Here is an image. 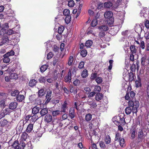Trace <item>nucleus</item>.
Returning a JSON list of instances; mask_svg holds the SVG:
<instances>
[{
	"instance_id": "f257e3e1",
	"label": "nucleus",
	"mask_w": 149,
	"mask_h": 149,
	"mask_svg": "<svg viewBox=\"0 0 149 149\" xmlns=\"http://www.w3.org/2000/svg\"><path fill=\"white\" fill-rule=\"evenodd\" d=\"M128 104V106L132 108L134 112L136 113L138 112V109L139 106V103L138 100H136V98H133L129 100Z\"/></svg>"
},
{
	"instance_id": "f03ea898",
	"label": "nucleus",
	"mask_w": 149,
	"mask_h": 149,
	"mask_svg": "<svg viewBox=\"0 0 149 149\" xmlns=\"http://www.w3.org/2000/svg\"><path fill=\"white\" fill-rule=\"evenodd\" d=\"M146 134H144L142 129H139L138 132L137 139L139 142H141L146 136Z\"/></svg>"
},
{
	"instance_id": "7ed1b4c3",
	"label": "nucleus",
	"mask_w": 149,
	"mask_h": 149,
	"mask_svg": "<svg viewBox=\"0 0 149 149\" xmlns=\"http://www.w3.org/2000/svg\"><path fill=\"white\" fill-rule=\"evenodd\" d=\"M135 93L133 91H131L130 93V96L129 95V93H127L125 97V99L127 100H130L132 99L136 98L135 97Z\"/></svg>"
},
{
	"instance_id": "20e7f679",
	"label": "nucleus",
	"mask_w": 149,
	"mask_h": 149,
	"mask_svg": "<svg viewBox=\"0 0 149 149\" xmlns=\"http://www.w3.org/2000/svg\"><path fill=\"white\" fill-rule=\"evenodd\" d=\"M72 74L71 70L69 69L67 74L65 76L64 78V81L66 83H70L71 80Z\"/></svg>"
},
{
	"instance_id": "39448f33",
	"label": "nucleus",
	"mask_w": 149,
	"mask_h": 149,
	"mask_svg": "<svg viewBox=\"0 0 149 149\" xmlns=\"http://www.w3.org/2000/svg\"><path fill=\"white\" fill-rule=\"evenodd\" d=\"M52 93V91L49 90L47 91V94L46 95L45 97L46 99L45 101V104H47L50 101L51 99V95Z\"/></svg>"
},
{
	"instance_id": "423d86ee",
	"label": "nucleus",
	"mask_w": 149,
	"mask_h": 149,
	"mask_svg": "<svg viewBox=\"0 0 149 149\" xmlns=\"http://www.w3.org/2000/svg\"><path fill=\"white\" fill-rule=\"evenodd\" d=\"M68 104L67 101L65 100L64 102V103L61 105V111H60L61 112H63L64 113H66V110H67L68 108Z\"/></svg>"
},
{
	"instance_id": "0eeeda50",
	"label": "nucleus",
	"mask_w": 149,
	"mask_h": 149,
	"mask_svg": "<svg viewBox=\"0 0 149 149\" xmlns=\"http://www.w3.org/2000/svg\"><path fill=\"white\" fill-rule=\"evenodd\" d=\"M9 40L7 36H5L2 37L1 39V41L0 42V46L3 45L8 44L9 42Z\"/></svg>"
},
{
	"instance_id": "6e6552de",
	"label": "nucleus",
	"mask_w": 149,
	"mask_h": 149,
	"mask_svg": "<svg viewBox=\"0 0 149 149\" xmlns=\"http://www.w3.org/2000/svg\"><path fill=\"white\" fill-rule=\"evenodd\" d=\"M131 107H130L128 106L125 108V113L128 115L130 114L132 112L133 114L135 113L137 115V113L134 112L132 108L131 109Z\"/></svg>"
},
{
	"instance_id": "1a4fd4ad",
	"label": "nucleus",
	"mask_w": 149,
	"mask_h": 149,
	"mask_svg": "<svg viewBox=\"0 0 149 149\" xmlns=\"http://www.w3.org/2000/svg\"><path fill=\"white\" fill-rule=\"evenodd\" d=\"M69 116L71 119H72L75 117V114L74 107L70 108L69 111Z\"/></svg>"
},
{
	"instance_id": "9d476101",
	"label": "nucleus",
	"mask_w": 149,
	"mask_h": 149,
	"mask_svg": "<svg viewBox=\"0 0 149 149\" xmlns=\"http://www.w3.org/2000/svg\"><path fill=\"white\" fill-rule=\"evenodd\" d=\"M38 93V97H41L44 96L46 93V91L45 90V88H42L39 90Z\"/></svg>"
},
{
	"instance_id": "9b49d317",
	"label": "nucleus",
	"mask_w": 149,
	"mask_h": 149,
	"mask_svg": "<svg viewBox=\"0 0 149 149\" xmlns=\"http://www.w3.org/2000/svg\"><path fill=\"white\" fill-rule=\"evenodd\" d=\"M145 62H146L147 65H149V56L147 58L144 57H143L141 58V64L142 66H143L145 65Z\"/></svg>"
},
{
	"instance_id": "f8f14e48",
	"label": "nucleus",
	"mask_w": 149,
	"mask_h": 149,
	"mask_svg": "<svg viewBox=\"0 0 149 149\" xmlns=\"http://www.w3.org/2000/svg\"><path fill=\"white\" fill-rule=\"evenodd\" d=\"M8 121L6 119L3 118L0 121V125L2 127H6L8 125Z\"/></svg>"
},
{
	"instance_id": "ddd939ff",
	"label": "nucleus",
	"mask_w": 149,
	"mask_h": 149,
	"mask_svg": "<svg viewBox=\"0 0 149 149\" xmlns=\"http://www.w3.org/2000/svg\"><path fill=\"white\" fill-rule=\"evenodd\" d=\"M18 103L16 102H11L9 104V108L12 110H13L16 108Z\"/></svg>"
},
{
	"instance_id": "4468645a",
	"label": "nucleus",
	"mask_w": 149,
	"mask_h": 149,
	"mask_svg": "<svg viewBox=\"0 0 149 149\" xmlns=\"http://www.w3.org/2000/svg\"><path fill=\"white\" fill-rule=\"evenodd\" d=\"M20 146L21 147L22 146V142L20 143L19 144V141L17 140L15 141L13 143H12L11 146H13L15 149L18 148L19 146Z\"/></svg>"
},
{
	"instance_id": "2eb2a0df",
	"label": "nucleus",
	"mask_w": 149,
	"mask_h": 149,
	"mask_svg": "<svg viewBox=\"0 0 149 149\" xmlns=\"http://www.w3.org/2000/svg\"><path fill=\"white\" fill-rule=\"evenodd\" d=\"M99 124V122L97 118H93L90 122L91 126L93 127L97 126Z\"/></svg>"
},
{
	"instance_id": "dca6fc26",
	"label": "nucleus",
	"mask_w": 149,
	"mask_h": 149,
	"mask_svg": "<svg viewBox=\"0 0 149 149\" xmlns=\"http://www.w3.org/2000/svg\"><path fill=\"white\" fill-rule=\"evenodd\" d=\"M119 30L120 29L118 26H115L113 28L111 29V31L113 32V35H114L117 33Z\"/></svg>"
},
{
	"instance_id": "f3484780",
	"label": "nucleus",
	"mask_w": 149,
	"mask_h": 149,
	"mask_svg": "<svg viewBox=\"0 0 149 149\" xmlns=\"http://www.w3.org/2000/svg\"><path fill=\"white\" fill-rule=\"evenodd\" d=\"M37 81L35 79H31L29 82V86L31 87H33L36 86Z\"/></svg>"
},
{
	"instance_id": "a211bd4d",
	"label": "nucleus",
	"mask_w": 149,
	"mask_h": 149,
	"mask_svg": "<svg viewBox=\"0 0 149 149\" xmlns=\"http://www.w3.org/2000/svg\"><path fill=\"white\" fill-rule=\"evenodd\" d=\"M113 13L111 11L106 12L104 13V17L105 18H108L113 17Z\"/></svg>"
},
{
	"instance_id": "6ab92c4d",
	"label": "nucleus",
	"mask_w": 149,
	"mask_h": 149,
	"mask_svg": "<svg viewBox=\"0 0 149 149\" xmlns=\"http://www.w3.org/2000/svg\"><path fill=\"white\" fill-rule=\"evenodd\" d=\"M52 116L49 114H47L45 117V121L47 123L51 122L52 120Z\"/></svg>"
},
{
	"instance_id": "aec40b11",
	"label": "nucleus",
	"mask_w": 149,
	"mask_h": 149,
	"mask_svg": "<svg viewBox=\"0 0 149 149\" xmlns=\"http://www.w3.org/2000/svg\"><path fill=\"white\" fill-rule=\"evenodd\" d=\"M88 75V71L86 69L84 70L81 72V76L83 78L87 77Z\"/></svg>"
},
{
	"instance_id": "412c9836",
	"label": "nucleus",
	"mask_w": 149,
	"mask_h": 149,
	"mask_svg": "<svg viewBox=\"0 0 149 149\" xmlns=\"http://www.w3.org/2000/svg\"><path fill=\"white\" fill-rule=\"evenodd\" d=\"M98 29L101 31H108L109 28L107 26L105 25H102L98 27Z\"/></svg>"
},
{
	"instance_id": "4be33fe9",
	"label": "nucleus",
	"mask_w": 149,
	"mask_h": 149,
	"mask_svg": "<svg viewBox=\"0 0 149 149\" xmlns=\"http://www.w3.org/2000/svg\"><path fill=\"white\" fill-rule=\"evenodd\" d=\"M3 62L5 63H9L10 61V59L6 54H5L3 56Z\"/></svg>"
},
{
	"instance_id": "5701e85b",
	"label": "nucleus",
	"mask_w": 149,
	"mask_h": 149,
	"mask_svg": "<svg viewBox=\"0 0 149 149\" xmlns=\"http://www.w3.org/2000/svg\"><path fill=\"white\" fill-rule=\"evenodd\" d=\"M24 99V96L23 95H18L16 98L17 101L20 102H22Z\"/></svg>"
},
{
	"instance_id": "b1692460",
	"label": "nucleus",
	"mask_w": 149,
	"mask_h": 149,
	"mask_svg": "<svg viewBox=\"0 0 149 149\" xmlns=\"http://www.w3.org/2000/svg\"><path fill=\"white\" fill-rule=\"evenodd\" d=\"M52 113V116H56L61 114V111L58 110H52L51 111Z\"/></svg>"
},
{
	"instance_id": "393cba45",
	"label": "nucleus",
	"mask_w": 149,
	"mask_h": 149,
	"mask_svg": "<svg viewBox=\"0 0 149 149\" xmlns=\"http://www.w3.org/2000/svg\"><path fill=\"white\" fill-rule=\"evenodd\" d=\"M9 77L11 79L16 80L18 78V75L15 73H11L10 74Z\"/></svg>"
},
{
	"instance_id": "a878e982",
	"label": "nucleus",
	"mask_w": 149,
	"mask_h": 149,
	"mask_svg": "<svg viewBox=\"0 0 149 149\" xmlns=\"http://www.w3.org/2000/svg\"><path fill=\"white\" fill-rule=\"evenodd\" d=\"M103 97V95L102 93H99L96 94L95 98L96 100L99 101L101 100Z\"/></svg>"
},
{
	"instance_id": "bb28decb",
	"label": "nucleus",
	"mask_w": 149,
	"mask_h": 149,
	"mask_svg": "<svg viewBox=\"0 0 149 149\" xmlns=\"http://www.w3.org/2000/svg\"><path fill=\"white\" fill-rule=\"evenodd\" d=\"M137 78L138 80H137L135 81V84L136 85V87L138 88L141 86V79L139 76H138Z\"/></svg>"
},
{
	"instance_id": "cd10ccee",
	"label": "nucleus",
	"mask_w": 149,
	"mask_h": 149,
	"mask_svg": "<svg viewBox=\"0 0 149 149\" xmlns=\"http://www.w3.org/2000/svg\"><path fill=\"white\" fill-rule=\"evenodd\" d=\"M40 111V108L37 106L34 107L32 109V113L33 114H36L38 113Z\"/></svg>"
},
{
	"instance_id": "c85d7f7f",
	"label": "nucleus",
	"mask_w": 149,
	"mask_h": 149,
	"mask_svg": "<svg viewBox=\"0 0 149 149\" xmlns=\"http://www.w3.org/2000/svg\"><path fill=\"white\" fill-rule=\"evenodd\" d=\"M33 125L32 124H30L27 126L26 129V132L28 133H30L32 130Z\"/></svg>"
},
{
	"instance_id": "c756f323",
	"label": "nucleus",
	"mask_w": 149,
	"mask_h": 149,
	"mask_svg": "<svg viewBox=\"0 0 149 149\" xmlns=\"http://www.w3.org/2000/svg\"><path fill=\"white\" fill-rule=\"evenodd\" d=\"M48 113V109L46 108L42 109L40 112L41 116H42L47 114Z\"/></svg>"
},
{
	"instance_id": "7c9ffc66",
	"label": "nucleus",
	"mask_w": 149,
	"mask_h": 149,
	"mask_svg": "<svg viewBox=\"0 0 149 149\" xmlns=\"http://www.w3.org/2000/svg\"><path fill=\"white\" fill-rule=\"evenodd\" d=\"M113 119V122L116 125H118L119 124V121L120 119V116L116 117H114Z\"/></svg>"
},
{
	"instance_id": "2f4dec72",
	"label": "nucleus",
	"mask_w": 149,
	"mask_h": 149,
	"mask_svg": "<svg viewBox=\"0 0 149 149\" xmlns=\"http://www.w3.org/2000/svg\"><path fill=\"white\" fill-rule=\"evenodd\" d=\"M48 65L47 64H45L42 65L40 68V71L42 73L44 72L47 68Z\"/></svg>"
},
{
	"instance_id": "473e14b6",
	"label": "nucleus",
	"mask_w": 149,
	"mask_h": 149,
	"mask_svg": "<svg viewBox=\"0 0 149 149\" xmlns=\"http://www.w3.org/2000/svg\"><path fill=\"white\" fill-rule=\"evenodd\" d=\"M105 142L106 144H109L111 142V138L109 135H107L105 137Z\"/></svg>"
},
{
	"instance_id": "72a5a7b5",
	"label": "nucleus",
	"mask_w": 149,
	"mask_h": 149,
	"mask_svg": "<svg viewBox=\"0 0 149 149\" xmlns=\"http://www.w3.org/2000/svg\"><path fill=\"white\" fill-rule=\"evenodd\" d=\"M119 141L120 145L121 147L122 148L125 147V141L124 139L123 138H122Z\"/></svg>"
},
{
	"instance_id": "f704fd0d",
	"label": "nucleus",
	"mask_w": 149,
	"mask_h": 149,
	"mask_svg": "<svg viewBox=\"0 0 149 149\" xmlns=\"http://www.w3.org/2000/svg\"><path fill=\"white\" fill-rule=\"evenodd\" d=\"M130 49L132 54L136 53L137 49L134 45H131L130 47Z\"/></svg>"
},
{
	"instance_id": "c9c22d12",
	"label": "nucleus",
	"mask_w": 149,
	"mask_h": 149,
	"mask_svg": "<svg viewBox=\"0 0 149 149\" xmlns=\"http://www.w3.org/2000/svg\"><path fill=\"white\" fill-rule=\"evenodd\" d=\"M71 20V16L69 15H67L65 17V23L67 24H68L70 23Z\"/></svg>"
},
{
	"instance_id": "e433bc0d",
	"label": "nucleus",
	"mask_w": 149,
	"mask_h": 149,
	"mask_svg": "<svg viewBox=\"0 0 149 149\" xmlns=\"http://www.w3.org/2000/svg\"><path fill=\"white\" fill-rule=\"evenodd\" d=\"M101 90V87L99 86H96L94 89V91L95 92L96 94L99 93Z\"/></svg>"
},
{
	"instance_id": "4c0bfd02",
	"label": "nucleus",
	"mask_w": 149,
	"mask_h": 149,
	"mask_svg": "<svg viewBox=\"0 0 149 149\" xmlns=\"http://www.w3.org/2000/svg\"><path fill=\"white\" fill-rule=\"evenodd\" d=\"M93 44V42L91 40H88L86 41L85 45L87 47H90Z\"/></svg>"
},
{
	"instance_id": "58836bf2",
	"label": "nucleus",
	"mask_w": 149,
	"mask_h": 149,
	"mask_svg": "<svg viewBox=\"0 0 149 149\" xmlns=\"http://www.w3.org/2000/svg\"><path fill=\"white\" fill-rule=\"evenodd\" d=\"M28 136V135L27 133L25 132H24L22 133V134L21 136V138L22 140L25 141H26Z\"/></svg>"
},
{
	"instance_id": "ea45409f",
	"label": "nucleus",
	"mask_w": 149,
	"mask_h": 149,
	"mask_svg": "<svg viewBox=\"0 0 149 149\" xmlns=\"http://www.w3.org/2000/svg\"><path fill=\"white\" fill-rule=\"evenodd\" d=\"M92 118V115L90 113H88L86 115L85 120L87 121H90L91 119Z\"/></svg>"
},
{
	"instance_id": "a19ab883",
	"label": "nucleus",
	"mask_w": 149,
	"mask_h": 149,
	"mask_svg": "<svg viewBox=\"0 0 149 149\" xmlns=\"http://www.w3.org/2000/svg\"><path fill=\"white\" fill-rule=\"evenodd\" d=\"M134 79V75L133 73L130 72L129 73V80L130 81H132Z\"/></svg>"
},
{
	"instance_id": "79ce46f5",
	"label": "nucleus",
	"mask_w": 149,
	"mask_h": 149,
	"mask_svg": "<svg viewBox=\"0 0 149 149\" xmlns=\"http://www.w3.org/2000/svg\"><path fill=\"white\" fill-rule=\"evenodd\" d=\"M65 29L64 26H59L58 29V33L60 34H62Z\"/></svg>"
},
{
	"instance_id": "37998d69",
	"label": "nucleus",
	"mask_w": 149,
	"mask_h": 149,
	"mask_svg": "<svg viewBox=\"0 0 149 149\" xmlns=\"http://www.w3.org/2000/svg\"><path fill=\"white\" fill-rule=\"evenodd\" d=\"M73 61V58L72 56H70L68 62V64L69 66L72 65Z\"/></svg>"
},
{
	"instance_id": "c03bdc74",
	"label": "nucleus",
	"mask_w": 149,
	"mask_h": 149,
	"mask_svg": "<svg viewBox=\"0 0 149 149\" xmlns=\"http://www.w3.org/2000/svg\"><path fill=\"white\" fill-rule=\"evenodd\" d=\"M9 27L8 24V23H6L2 24L1 27V29L5 31H6V30Z\"/></svg>"
},
{
	"instance_id": "a18cd8bd",
	"label": "nucleus",
	"mask_w": 149,
	"mask_h": 149,
	"mask_svg": "<svg viewBox=\"0 0 149 149\" xmlns=\"http://www.w3.org/2000/svg\"><path fill=\"white\" fill-rule=\"evenodd\" d=\"M97 24V19H94L91 23V26L93 27H94Z\"/></svg>"
},
{
	"instance_id": "49530a36",
	"label": "nucleus",
	"mask_w": 149,
	"mask_h": 149,
	"mask_svg": "<svg viewBox=\"0 0 149 149\" xmlns=\"http://www.w3.org/2000/svg\"><path fill=\"white\" fill-rule=\"evenodd\" d=\"M31 120L32 122H35L38 118V116L36 114L31 116Z\"/></svg>"
},
{
	"instance_id": "de8ad7c7",
	"label": "nucleus",
	"mask_w": 149,
	"mask_h": 149,
	"mask_svg": "<svg viewBox=\"0 0 149 149\" xmlns=\"http://www.w3.org/2000/svg\"><path fill=\"white\" fill-rule=\"evenodd\" d=\"M112 4L110 2H105L104 3V7L105 8H109L112 6Z\"/></svg>"
},
{
	"instance_id": "09e8293b",
	"label": "nucleus",
	"mask_w": 149,
	"mask_h": 149,
	"mask_svg": "<svg viewBox=\"0 0 149 149\" xmlns=\"http://www.w3.org/2000/svg\"><path fill=\"white\" fill-rule=\"evenodd\" d=\"M87 54V52L86 49H84L81 52V55L83 57H85Z\"/></svg>"
},
{
	"instance_id": "8fccbe9b",
	"label": "nucleus",
	"mask_w": 149,
	"mask_h": 149,
	"mask_svg": "<svg viewBox=\"0 0 149 149\" xmlns=\"http://www.w3.org/2000/svg\"><path fill=\"white\" fill-rule=\"evenodd\" d=\"M107 20V23L108 24L112 25L113 24L114 22V18L113 17L108 18Z\"/></svg>"
},
{
	"instance_id": "3c124183",
	"label": "nucleus",
	"mask_w": 149,
	"mask_h": 149,
	"mask_svg": "<svg viewBox=\"0 0 149 149\" xmlns=\"http://www.w3.org/2000/svg\"><path fill=\"white\" fill-rule=\"evenodd\" d=\"M10 109L8 107V108H6L4 110L2 111L5 116L6 115L9 114L10 113Z\"/></svg>"
},
{
	"instance_id": "603ef678",
	"label": "nucleus",
	"mask_w": 149,
	"mask_h": 149,
	"mask_svg": "<svg viewBox=\"0 0 149 149\" xmlns=\"http://www.w3.org/2000/svg\"><path fill=\"white\" fill-rule=\"evenodd\" d=\"M85 63L84 61H81L79 64L78 68L79 69H81L84 67Z\"/></svg>"
},
{
	"instance_id": "864d4df0",
	"label": "nucleus",
	"mask_w": 149,
	"mask_h": 149,
	"mask_svg": "<svg viewBox=\"0 0 149 149\" xmlns=\"http://www.w3.org/2000/svg\"><path fill=\"white\" fill-rule=\"evenodd\" d=\"M46 80V77H41L38 79L39 81L41 83H45Z\"/></svg>"
},
{
	"instance_id": "5fc2aeb1",
	"label": "nucleus",
	"mask_w": 149,
	"mask_h": 149,
	"mask_svg": "<svg viewBox=\"0 0 149 149\" xmlns=\"http://www.w3.org/2000/svg\"><path fill=\"white\" fill-rule=\"evenodd\" d=\"M19 93L18 91L17 90H15L14 91H13L11 92V95L13 96H15L16 95H18Z\"/></svg>"
},
{
	"instance_id": "6e6d98bb",
	"label": "nucleus",
	"mask_w": 149,
	"mask_h": 149,
	"mask_svg": "<svg viewBox=\"0 0 149 149\" xmlns=\"http://www.w3.org/2000/svg\"><path fill=\"white\" fill-rule=\"evenodd\" d=\"M95 81L97 84H99L102 82V79L101 77H98L95 79Z\"/></svg>"
},
{
	"instance_id": "4d7b16f0",
	"label": "nucleus",
	"mask_w": 149,
	"mask_h": 149,
	"mask_svg": "<svg viewBox=\"0 0 149 149\" xmlns=\"http://www.w3.org/2000/svg\"><path fill=\"white\" fill-rule=\"evenodd\" d=\"M88 104L91 107L93 108H95L97 106L96 103L94 102H88Z\"/></svg>"
},
{
	"instance_id": "13d9d810",
	"label": "nucleus",
	"mask_w": 149,
	"mask_h": 149,
	"mask_svg": "<svg viewBox=\"0 0 149 149\" xmlns=\"http://www.w3.org/2000/svg\"><path fill=\"white\" fill-rule=\"evenodd\" d=\"M97 73H92L90 77L91 80H94L97 78Z\"/></svg>"
},
{
	"instance_id": "bf43d9fd",
	"label": "nucleus",
	"mask_w": 149,
	"mask_h": 149,
	"mask_svg": "<svg viewBox=\"0 0 149 149\" xmlns=\"http://www.w3.org/2000/svg\"><path fill=\"white\" fill-rule=\"evenodd\" d=\"M6 106L5 102L4 100H1L0 101V107L2 108H4Z\"/></svg>"
},
{
	"instance_id": "052dcab7",
	"label": "nucleus",
	"mask_w": 149,
	"mask_h": 149,
	"mask_svg": "<svg viewBox=\"0 0 149 149\" xmlns=\"http://www.w3.org/2000/svg\"><path fill=\"white\" fill-rule=\"evenodd\" d=\"M63 13L64 15L67 16L70 15V11L69 9H65L64 10Z\"/></svg>"
},
{
	"instance_id": "680f3d73",
	"label": "nucleus",
	"mask_w": 149,
	"mask_h": 149,
	"mask_svg": "<svg viewBox=\"0 0 149 149\" xmlns=\"http://www.w3.org/2000/svg\"><path fill=\"white\" fill-rule=\"evenodd\" d=\"M70 92L71 93H73L74 95L77 93V91L76 90H75L73 86H71L70 87Z\"/></svg>"
},
{
	"instance_id": "e2e57ef3",
	"label": "nucleus",
	"mask_w": 149,
	"mask_h": 149,
	"mask_svg": "<svg viewBox=\"0 0 149 149\" xmlns=\"http://www.w3.org/2000/svg\"><path fill=\"white\" fill-rule=\"evenodd\" d=\"M120 134L118 132H117L116 134V137L115 138V141H119L120 139Z\"/></svg>"
},
{
	"instance_id": "0e129e2a",
	"label": "nucleus",
	"mask_w": 149,
	"mask_h": 149,
	"mask_svg": "<svg viewBox=\"0 0 149 149\" xmlns=\"http://www.w3.org/2000/svg\"><path fill=\"white\" fill-rule=\"evenodd\" d=\"M140 47L142 49H144L145 47V44L143 41L141 40L140 44Z\"/></svg>"
},
{
	"instance_id": "69168bd1",
	"label": "nucleus",
	"mask_w": 149,
	"mask_h": 149,
	"mask_svg": "<svg viewBox=\"0 0 149 149\" xmlns=\"http://www.w3.org/2000/svg\"><path fill=\"white\" fill-rule=\"evenodd\" d=\"M121 125H125L126 124V122L125 120V118L124 117L121 118L120 119L119 124Z\"/></svg>"
},
{
	"instance_id": "338daca9",
	"label": "nucleus",
	"mask_w": 149,
	"mask_h": 149,
	"mask_svg": "<svg viewBox=\"0 0 149 149\" xmlns=\"http://www.w3.org/2000/svg\"><path fill=\"white\" fill-rule=\"evenodd\" d=\"M99 145L101 148L103 149H104L106 148L105 144L103 141H101L100 142Z\"/></svg>"
},
{
	"instance_id": "774afa93",
	"label": "nucleus",
	"mask_w": 149,
	"mask_h": 149,
	"mask_svg": "<svg viewBox=\"0 0 149 149\" xmlns=\"http://www.w3.org/2000/svg\"><path fill=\"white\" fill-rule=\"evenodd\" d=\"M6 55L9 56H13L14 55V52L12 50H11L10 52H9L6 54Z\"/></svg>"
}]
</instances>
